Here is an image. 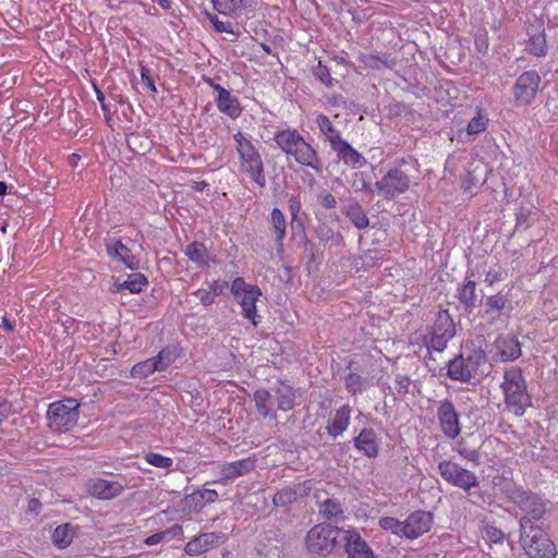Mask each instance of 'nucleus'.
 I'll return each instance as SVG.
<instances>
[{
	"instance_id": "56",
	"label": "nucleus",
	"mask_w": 558,
	"mask_h": 558,
	"mask_svg": "<svg viewBox=\"0 0 558 558\" xmlns=\"http://www.w3.org/2000/svg\"><path fill=\"white\" fill-rule=\"evenodd\" d=\"M318 202L326 209H332L337 206L336 197L328 191H323L318 195Z\"/></svg>"
},
{
	"instance_id": "32",
	"label": "nucleus",
	"mask_w": 558,
	"mask_h": 558,
	"mask_svg": "<svg viewBox=\"0 0 558 558\" xmlns=\"http://www.w3.org/2000/svg\"><path fill=\"white\" fill-rule=\"evenodd\" d=\"M270 227L276 235V243L279 247L283 246V240L287 234V220L284 214L279 208H274L270 214Z\"/></svg>"
},
{
	"instance_id": "42",
	"label": "nucleus",
	"mask_w": 558,
	"mask_h": 558,
	"mask_svg": "<svg viewBox=\"0 0 558 558\" xmlns=\"http://www.w3.org/2000/svg\"><path fill=\"white\" fill-rule=\"evenodd\" d=\"M451 338L452 333H450V331L447 330V332L444 331V333L439 335L429 332V336L428 338H426L425 341L428 350L441 352L447 347V343Z\"/></svg>"
},
{
	"instance_id": "35",
	"label": "nucleus",
	"mask_w": 558,
	"mask_h": 558,
	"mask_svg": "<svg viewBox=\"0 0 558 558\" xmlns=\"http://www.w3.org/2000/svg\"><path fill=\"white\" fill-rule=\"evenodd\" d=\"M476 282L472 279L465 278L462 287L459 290V300L468 310L475 307L476 303Z\"/></svg>"
},
{
	"instance_id": "2",
	"label": "nucleus",
	"mask_w": 558,
	"mask_h": 558,
	"mask_svg": "<svg viewBox=\"0 0 558 558\" xmlns=\"http://www.w3.org/2000/svg\"><path fill=\"white\" fill-rule=\"evenodd\" d=\"M500 389L507 411L515 416L524 415L526 409L531 407L532 400L522 368L519 366L506 368Z\"/></svg>"
},
{
	"instance_id": "19",
	"label": "nucleus",
	"mask_w": 558,
	"mask_h": 558,
	"mask_svg": "<svg viewBox=\"0 0 558 558\" xmlns=\"http://www.w3.org/2000/svg\"><path fill=\"white\" fill-rule=\"evenodd\" d=\"M354 447L365 457L375 459L379 454L380 439L373 428H363L354 438Z\"/></svg>"
},
{
	"instance_id": "41",
	"label": "nucleus",
	"mask_w": 558,
	"mask_h": 558,
	"mask_svg": "<svg viewBox=\"0 0 558 558\" xmlns=\"http://www.w3.org/2000/svg\"><path fill=\"white\" fill-rule=\"evenodd\" d=\"M447 329H448V331H450V333H452V337H453L454 336V325H453V322H452L451 317L449 316L448 312L445 311V312H440L438 314L430 333H435V335L444 333V331L447 332Z\"/></svg>"
},
{
	"instance_id": "24",
	"label": "nucleus",
	"mask_w": 558,
	"mask_h": 558,
	"mask_svg": "<svg viewBox=\"0 0 558 558\" xmlns=\"http://www.w3.org/2000/svg\"><path fill=\"white\" fill-rule=\"evenodd\" d=\"M211 86H214V88L218 92L217 108L219 111L229 116L230 118H238L242 112L239 100L222 86L218 84L214 85L213 83Z\"/></svg>"
},
{
	"instance_id": "33",
	"label": "nucleus",
	"mask_w": 558,
	"mask_h": 558,
	"mask_svg": "<svg viewBox=\"0 0 558 558\" xmlns=\"http://www.w3.org/2000/svg\"><path fill=\"white\" fill-rule=\"evenodd\" d=\"M316 123L319 128V131L325 135L326 140L329 142L331 148H333L338 143L343 141L339 131L335 129L330 119L320 113L316 117Z\"/></svg>"
},
{
	"instance_id": "4",
	"label": "nucleus",
	"mask_w": 558,
	"mask_h": 558,
	"mask_svg": "<svg viewBox=\"0 0 558 558\" xmlns=\"http://www.w3.org/2000/svg\"><path fill=\"white\" fill-rule=\"evenodd\" d=\"M521 545L529 558H556L557 549L548 533L526 517L520 521Z\"/></svg>"
},
{
	"instance_id": "14",
	"label": "nucleus",
	"mask_w": 558,
	"mask_h": 558,
	"mask_svg": "<svg viewBox=\"0 0 558 558\" xmlns=\"http://www.w3.org/2000/svg\"><path fill=\"white\" fill-rule=\"evenodd\" d=\"M432 523V513L423 510L414 511L403 521V537L417 538L430 530Z\"/></svg>"
},
{
	"instance_id": "27",
	"label": "nucleus",
	"mask_w": 558,
	"mask_h": 558,
	"mask_svg": "<svg viewBox=\"0 0 558 558\" xmlns=\"http://www.w3.org/2000/svg\"><path fill=\"white\" fill-rule=\"evenodd\" d=\"M107 252L111 257L119 258L128 268L132 270H136L140 267V260L120 240L108 243Z\"/></svg>"
},
{
	"instance_id": "23",
	"label": "nucleus",
	"mask_w": 558,
	"mask_h": 558,
	"mask_svg": "<svg viewBox=\"0 0 558 558\" xmlns=\"http://www.w3.org/2000/svg\"><path fill=\"white\" fill-rule=\"evenodd\" d=\"M357 62L364 70L383 71L385 69H392L396 65V60L386 53L371 52L359 53Z\"/></svg>"
},
{
	"instance_id": "51",
	"label": "nucleus",
	"mask_w": 558,
	"mask_h": 558,
	"mask_svg": "<svg viewBox=\"0 0 558 558\" xmlns=\"http://www.w3.org/2000/svg\"><path fill=\"white\" fill-rule=\"evenodd\" d=\"M295 496L296 492L292 488H283L275 494L272 500L276 506H284L286 504L292 502L295 499Z\"/></svg>"
},
{
	"instance_id": "15",
	"label": "nucleus",
	"mask_w": 558,
	"mask_h": 558,
	"mask_svg": "<svg viewBox=\"0 0 558 558\" xmlns=\"http://www.w3.org/2000/svg\"><path fill=\"white\" fill-rule=\"evenodd\" d=\"M344 550L348 558H377L369 545L355 529L344 530Z\"/></svg>"
},
{
	"instance_id": "39",
	"label": "nucleus",
	"mask_w": 558,
	"mask_h": 558,
	"mask_svg": "<svg viewBox=\"0 0 558 558\" xmlns=\"http://www.w3.org/2000/svg\"><path fill=\"white\" fill-rule=\"evenodd\" d=\"M148 284L147 278L141 272H134L121 282V286L131 293H140Z\"/></svg>"
},
{
	"instance_id": "57",
	"label": "nucleus",
	"mask_w": 558,
	"mask_h": 558,
	"mask_svg": "<svg viewBox=\"0 0 558 558\" xmlns=\"http://www.w3.org/2000/svg\"><path fill=\"white\" fill-rule=\"evenodd\" d=\"M193 294L196 295L199 302L206 307L215 303V296L208 289H197Z\"/></svg>"
},
{
	"instance_id": "7",
	"label": "nucleus",
	"mask_w": 558,
	"mask_h": 558,
	"mask_svg": "<svg viewBox=\"0 0 558 558\" xmlns=\"http://www.w3.org/2000/svg\"><path fill=\"white\" fill-rule=\"evenodd\" d=\"M486 362V356L483 352L469 355L465 359L459 355L449 361L447 375L453 380L469 383L473 378L484 374L481 367L485 366Z\"/></svg>"
},
{
	"instance_id": "40",
	"label": "nucleus",
	"mask_w": 558,
	"mask_h": 558,
	"mask_svg": "<svg viewBox=\"0 0 558 558\" xmlns=\"http://www.w3.org/2000/svg\"><path fill=\"white\" fill-rule=\"evenodd\" d=\"M482 536L488 544H500L505 539V533L493 523L483 522Z\"/></svg>"
},
{
	"instance_id": "28",
	"label": "nucleus",
	"mask_w": 558,
	"mask_h": 558,
	"mask_svg": "<svg viewBox=\"0 0 558 558\" xmlns=\"http://www.w3.org/2000/svg\"><path fill=\"white\" fill-rule=\"evenodd\" d=\"M343 214L351 221V223L360 230L366 229L369 225V218L359 202L355 199H350L348 202Z\"/></svg>"
},
{
	"instance_id": "3",
	"label": "nucleus",
	"mask_w": 558,
	"mask_h": 558,
	"mask_svg": "<svg viewBox=\"0 0 558 558\" xmlns=\"http://www.w3.org/2000/svg\"><path fill=\"white\" fill-rule=\"evenodd\" d=\"M233 140L239 157V171L257 185L264 186L266 184L264 162L252 140L240 131L233 135Z\"/></svg>"
},
{
	"instance_id": "52",
	"label": "nucleus",
	"mask_w": 558,
	"mask_h": 558,
	"mask_svg": "<svg viewBox=\"0 0 558 558\" xmlns=\"http://www.w3.org/2000/svg\"><path fill=\"white\" fill-rule=\"evenodd\" d=\"M485 180L477 179L473 172L469 171L465 179L462 182V189L465 193H469L471 195L474 194V190L481 186Z\"/></svg>"
},
{
	"instance_id": "50",
	"label": "nucleus",
	"mask_w": 558,
	"mask_h": 558,
	"mask_svg": "<svg viewBox=\"0 0 558 558\" xmlns=\"http://www.w3.org/2000/svg\"><path fill=\"white\" fill-rule=\"evenodd\" d=\"M206 16L217 33L234 34L233 25L231 22L220 21L218 16L211 13H207Z\"/></svg>"
},
{
	"instance_id": "38",
	"label": "nucleus",
	"mask_w": 558,
	"mask_h": 558,
	"mask_svg": "<svg viewBox=\"0 0 558 558\" xmlns=\"http://www.w3.org/2000/svg\"><path fill=\"white\" fill-rule=\"evenodd\" d=\"M155 372H160L158 366L153 361V359H147L145 361L136 363L131 369V376L133 378H147L153 375Z\"/></svg>"
},
{
	"instance_id": "55",
	"label": "nucleus",
	"mask_w": 558,
	"mask_h": 558,
	"mask_svg": "<svg viewBox=\"0 0 558 558\" xmlns=\"http://www.w3.org/2000/svg\"><path fill=\"white\" fill-rule=\"evenodd\" d=\"M140 74H141V81H142V84L147 88L149 89L151 93H157V88H156V85H155V81L154 78L151 77L150 73H149V70L144 66V65H141L140 66Z\"/></svg>"
},
{
	"instance_id": "37",
	"label": "nucleus",
	"mask_w": 558,
	"mask_h": 558,
	"mask_svg": "<svg viewBox=\"0 0 558 558\" xmlns=\"http://www.w3.org/2000/svg\"><path fill=\"white\" fill-rule=\"evenodd\" d=\"M319 513L328 520L341 518L343 514L342 505L336 499L328 498L319 505Z\"/></svg>"
},
{
	"instance_id": "11",
	"label": "nucleus",
	"mask_w": 558,
	"mask_h": 558,
	"mask_svg": "<svg viewBox=\"0 0 558 558\" xmlns=\"http://www.w3.org/2000/svg\"><path fill=\"white\" fill-rule=\"evenodd\" d=\"M541 84V76L535 70L525 71L519 75L513 87V98L517 106H527L535 99Z\"/></svg>"
},
{
	"instance_id": "12",
	"label": "nucleus",
	"mask_w": 558,
	"mask_h": 558,
	"mask_svg": "<svg viewBox=\"0 0 558 558\" xmlns=\"http://www.w3.org/2000/svg\"><path fill=\"white\" fill-rule=\"evenodd\" d=\"M437 417L440 429L447 438L454 439L460 435L461 427L459 415L450 400L445 399L439 402L437 408Z\"/></svg>"
},
{
	"instance_id": "60",
	"label": "nucleus",
	"mask_w": 558,
	"mask_h": 558,
	"mask_svg": "<svg viewBox=\"0 0 558 558\" xmlns=\"http://www.w3.org/2000/svg\"><path fill=\"white\" fill-rule=\"evenodd\" d=\"M502 279L501 271L499 269H490L486 272L485 282L488 286H493L495 282Z\"/></svg>"
},
{
	"instance_id": "48",
	"label": "nucleus",
	"mask_w": 558,
	"mask_h": 558,
	"mask_svg": "<svg viewBox=\"0 0 558 558\" xmlns=\"http://www.w3.org/2000/svg\"><path fill=\"white\" fill-rule=\"evenodd\" d=\"M217 12L223 15H232L239 8L240 0H211Z\"/></svg>"
},
{
	"instance_id": "46",
	"label": "nucleus",
	"mask_w": 558,
	"mask_h": 558,
	"mask_svg": "<svg viewBox=\"0 0 558 558\" xmlns=\"http://www.w3.org/2000/svg\"><path fill=\"white\" fill-rule=\"evenodd\" d=\"M510 306V301L507 295L501 293H497L495 295H490L486 300L487 312H500Z\"/></svg>"
},
{
	"instance_id": "29",
	"label": "nucleus",
	"mask_w": 558,
	"mask_h": 558,
	"mask_svg": "<svg viewBox=\"0 0 558 558\" xmlns=\"http://www.w3.org/2000/svg\"><path fill=\"white\" fill-rule=\"evenodd\" d=\"M277 408L281 411H290L294 408L295 390L292 386L280 381L279 386L274 389Z\"/></svg>"
},
{
	"instance_id": "30",
	"label": "nucleus",
	"mask_w": 558,
	"mask_h": 558,
	"mask_svg": "<svg viewBox=\"0 0 558 558\" xmlns=\"http://www.w3.org/2000/svg\"><path fill=\"white\" fill-rule=\"evenodd\" d=\"M184 254L189 260L196 264L198 267L209 266V252L206 245L202 242L194 241L187 244L184 250Z\"/></svg>"
},
{
	"instance_id": "61",
	"label": "nucleus",
	"mask_w": 558,
	"mask_h": 558,
	"mask_svg": "<svg viewBox=\"0 0 558 558\" xmlns=\"http://www.w3.org/2000/svg\"><path fill=\"white\" fill-rule=\"evenodd\" d=\"M475 47L480 52H486L488 49V36L485 33L482 37H476Z\"/></svg>"
},
{
	"instance_id": "53",
	"label": "nucleus",
	"mask_w": 558,
	"mask_h": 558,
	"mask_svg": "<svg viewBox=\"0 0 558 558\" xmlns=\"http://www.w3.org/2000/svg\"><path fill=\"white\" fill-rule=\"evenodd\" d=\"M96 97L100 104L101 110L104 111L106 122L111 126L112 112H111L110 105L106 102V97H105L104 93L98 88H96Z\"/></svg>"
},
{
	"instance_id": "16",
	"label": "nucleus",
	"mask_w": 558,
	"mask_h": 558,
	"mask_svg": "<svg viewBox=\"0 0 558 558\" xmlns=\"http://www.w3.org/2000/svg\"><path fill=\"white\" fill-rule=\"evenodd\" d=\"M219 498L216 489L199 488L187 494L183 499L184 510L189 513H198L206 506L215 504Z\"/></svg>"
},
{
	"instance_id": "25",
	"label": "nucleus",
	"mask_w": 558,
	"mask_h": 558,
	"mask_svg": "<svg viewBox=\"0 0 558 558\" xmlns=\"http://www.w3.org/2000/svg\"><path fill=\"white\" fill-rule=\"evenodd\" d=\"M352 408L349 404H343L336 410L333 417L326 426L328 435L338 437L342 435L349 427L351 421Z\"/></svg>"
},
{
	"instance_id": "62",
	"label": "nucleus",
	"mask_w": 558,
	"mask_h": 558,
	"mask_svg": "<svg viewBox=\"0 0 558 558\" xmlns=\"http://www.w3.org/2000/svg\"><path fill=\"white\" fill-rule=\"evenodd\" d=\"M165 541V533L161 532H158V533H155L153 535H149L145 541L144 543L148 546H153V545H157L161 542Z\"/></svg>"
},
{
	"instance_id": "63",
	"label": "nucleus",
	"mask_w": 558,
	"mask_h": 558,
	"mask_svg": "<svg viewBox=\"0 0 558 558\" xmlns=\"http://www.w3.org/2000/svg\"><path fill=\"white\" fill-rule=\"evenodd\" d=\"M289 205L292 216L295 217L301 208L300 202L298 201L296 197H291L289 201Z\"/></svg>"
},
{
	"instance_id": "58",
	"label": "nucleus",
	"mask_w": 558,
	"mask_h": 558,
	"mask_svg": "<svg viewBox=\"0 0 558 558\" xmlns=\"http://www.w3.org/2000/svg\"><path fill=\"white\" fill-rule=\"evenodd\" d=\"M228 287V282L225 280H215L208 286V290L216 298L225 292Z\"/></svg>"
},
{
	"instance_id": "8",
	"label": "nucleus",
	"mask_w": 558,
	"mask_h": 558,
	"mask_svg": "<svg viewBox=\"0 0 558 558\" xmlns=\"http://www.w3.org/2000/svg\"><path fill=\"white\" fill-rule=\"evenodd\" d=\"M411 186V178L400 167L389 169L375 182V190L386 201H393L407 193Z\"/></svg>"
},
{
	"instance_id": "59",
	"label": "nucleus",
	"mask_w": 558,
	"mask_h": 558,
	"mask_svg": "<svg viewBox=\"0 0 558 558\" xmlns=\"http://www.w3.org/2000/svg\"><path fill=\"white\" fill-rule=\"evenodd\" d=\"M162 533H165V539L181 538L183 536V527L175 524L162 531Z\"/></svg>"
},
{
	"instance_id": "45",
	"label": "nucleus",
	"mask_w": 558,
	"mask_h": 558,
	"mask_svg": "<svg viewBox=\"0 0 558 558\" xmlns=\"http://www.w3.org/2000/svg\"><path fill=\"white\" fill-rule=\"evenodd\" d=\"M488 121L489 120L487 116L478 111L477 114L472 118L466 125L468 134L475 135L484 132L488 125Z\"/></svg>"
},
{
	"instance_id": "10",
	"label": "nucleus",
	"mask_w": 558,
	"mask_h": 558,
	"mask_svg": "<svg viewBox=\"0 0 558 558\" xmlns=\"http://www.w3.org/2000/svg\"><path fill=\"white\" fill-rule=\"evenodd\" d=\"M438 471L445 482L466 493L477 488L480 485L475 473L451 460L440 461L438 463Z\"/></svg>"
},
{
	"instance_id": "6",
	"label": "nucleus",
	"mask_w": 558,
	"mask_h": 558,
	"mask_svg": "<svg viewBox=\"0 0 558 558\" xmlns=\"http://www.w3.org/2000/svg\"><path fill=\"white\" fill-rule=\"evenodd\" d=\"M344 530L327 523L314 525L305 536V546L311 555L327 557L338 545L339 534Z\"/></svg>"
},
{
	"instance_id": "34",
	"label": "nucleus",
	"mask_w": 558,
	"mask_h": 558,
	"mask_svg": "<svg viewBox=\"0 0 558 558\" xmlns=\"http://www.w3.org/2000/svg\"><path fill=\"white\" fill-rule=\"evenodd\" d=\"M74 529L65 523L54 529L52 533V543L60 549L66 548L73 541Z\"/></svg>"
},
{
	"instance_id": "64",
	"label": "nucleus",
	"mask_w": 558,
	"mask_h": 558,
	"mask_svg": "<svg viewBox=\"0 0 558 558\" xmlns=\"http://www.w3.org/2000/svg\"><path fill=\"white\" fill-rule=\"evenodd\" d=\"M529 216H530V210H527V209L520 210V213L517 214V227L524 223L529 219Z\"/></svg>"
},
{
	"instance_id": "5",
	"label": "nucleus",
	"mask_w": 558,
	"mask_h": 558,
	"mask_svg": "<svg viewBox=\"0 0 558 558\" xmlns=\"http://www.w3.org/2000/svg\"><path fill=\"white\" fill-rule=\"evenodd\" d=\"M80 416V402L74 398H65L48 405V426L56 433H65L74 428Z\"/></svg>"
},
{
	"instance_id": "9",
	"label": "nucleus",
	"mask_w": 558,
	"mask_h": 558,
	"mask_svg": "<svg viewBox=\"0 0 558 558\" xmlns=\"http://www.w3.org/2000/svg\"><path fill=\"white\" fill-rule=\"evenodd\" d=\"M231 293L240 303L243 317L257 326L256 302L262 296V290L255 284L245 282L242 277H236L231 283Z\"/></svg>"
},
{
	"instance_id": "21",
	"label": "nucleus",
	"mask_w": 558,
	"mask_h": 558,
	"mask_svg": "<svg viewBox=\"0 0 558 558\" xmlns=\"http://www.w3.org/2000/svg\"><path fill=\"white\" fill-rule=\"evenodd\" d=\"M529 38L525 43L527 53L541 58L547 54L548 46L546 40L545 28L542 24L531 25L527 28Z\"/></svg>"
},
{
	"instance_id": "31",
	"label": "nucleus",
	"mask_w": 558,
	"mask_h": 558,
	"mask_svg": "<svg viewBox=\"0 0 558 558\" xmlns=\"http://www.w3.org/2000/svg\"><path fill=\"white\" fill-rule=\"evenodd\" d=\"M182 354V348L178 344L167 345L161 349L153 361L158 366L160 372L166 371L180 355Z\"/></svg>"
},
{
	"instance_id": "44",
	"label": "nucleus",
	"mask_w": 558,
	"mask_h": 558,
	"mask_svg": "<svg viewBox=\"0 0 558 558\" xmlns=\"http://www.w3.org/2000/svg\"><path fill=\"white\" fill-rule=\"evenodd\" d=\"M351 186L355 192L365 193V194H374L375 186L367 181L366 174L364 172H354L352 175Z\"/></svg>"
},
{
	"instance_id": "47",
	"label": "nucleus",
	"mask_w": 558,
	"mask_h": 558,
	"mask_svg": "<svg viewBox=\"0 0 558 558\" xmlns=\"http://www.w3.org/2000/svg\"><path fill=\"white\" fill-rule=\"evenodd\" d=\"M378 524L383 530L403 537V521H399L392 517H383L379 519Z\"/></svg>"
},
{
	"instance_id": "54",
	"label": "nucleus",
	"mask_w": 558,
	"mask_h": 558,
	"mask_svg": "<svg viewBox=\"0 0 558 558\" xmlns=\"http://www.w3.org/2000/svg\"><path fill=\"white\" fill-rule=\"evenodd\" d=\"M396 390L399 396H405L409 392L411 379L407 375L399 374L396 377Z\"/></svg>"
},
{
	"instance_id": "36",
	"label": "nucleus",
	"mask_w": 558,
	"mask_h": 558,
	"mask_svg": "<svg viewBox=\"0 0 558 558\" xmlns=\"http://www.w3.org/2000/svg\"><path fill=\"white\" fill-rule=\"evenodd\" d=\"M254 402L257 412L262 416L267 417L272 415L271 395L269 390L265 388L257 389L254 392Z\"/></svg>"
},
{
	"instance_id": "43",
	"label": "nucleus",
	"mask_w": 558,
	"mask_h": 558,
	"mask_svg": "<svg viewBox=\"0 0 558 558\" xmlns=\"http://www.w3.org/2000/svg\"><path fill=\"white\" fill-rule=\"evenodd\" d=\"M144 460L155 466V468H158V469H163V470H171L172 469V465H173V460L172 458L170 457H166V456H162L160 453H157V452H147L145 456H144Z\"/></svg>"
},
{
	"instance_id": "49",
	"label": "nucleus",
	"mask_w": 558,
	"mask_h": 558,
	"mask_svg": "<svg viewBox=\"0 0 558 558\" xmlns=\"http://www.w3.org/2000/svg\"><path fill=\"white\" fill-rule=\"evenodd\" d=\"M313 74L317 80H319L323 84H325L327 87H331L333 83V78L330 74V70L328 66L323 64L320 61L318 64L314 68Z\"/></svg>"
},
{
	"instance_id": "13",
	"label": "nucleus",
	"mask_w": 558,
	"mask_h": 558,
	"mask_svg": "<svg viewBox=\"0 0 558 558\" xmlns=\"http://www.w3.org/2000/svg\"><path fill=\"white\" fill-rule=\"evenodd\" d=\"M227 537L223 533L207 532L195 536L184 546V553L189 556H198L226 542Z\"/></svg>"
},
{
	"instance_id": "1",
	"label": "nucleus",
	"mask_w": 558,
	"mask_h": 558,
	"mask_svg": "<svg viewBox=\"0 0 558 558\" xmlns=\"http://www.w3.org/2000/svg\"><path fill=\"white\" fill-rule=\"evenodd\" d=\"M274 141L287 156H292L296 163L311 168L318 174L323 173L324 165L317 150L305 141L298 130L278 131L275 133Z\"/></svg>"
},
{
	"instance_id": "17",
	"label": "nucleus",
	"mask_w": 558,
	"mask_h": 558,
	"mask_svg": "<svg viewBox=\"0 0 558 558\" xmlns=\"http://www.w3.org/2000/svg\"><path fill=\"white\" fill-rule=\"evenodd\" d=\"M496 355L501 362H512L518 360L521 354V343L515 336L501 335L495 340Z\"/></svg>"
},
{
	"instance_id": "26",
	"label": "nucleus",
	"mask_w": 558,
	"mask_h": 558,
	"mask_svg": "<svg viewBox=\"0 0 558 558\" xmlns=\"http://www.w3.org/2000/svg\"><path fill=\"white\" fill-rule=\"evenodd\" d=\"M332 150L337 154L338 158L344 165L351 168H361L366 163V159L355 148H353L347 141H341L336 145Z\"/></svg>"
},
{
	"instance_id": "20",
	"label": "nucleus",
	"mask_w": 558,
	"mask_h": 558,
	"mask_svg": "<svg viewBox=\"0 0 558 558\" xmlns=\"http://www.w3.org/2000/svg\"><path fill=\"white\" fill-rule=\"evenodd\" d=\"M256 460L244 458L233 462L225 463L219 466L220 478L215 483H225L229 480L243 476L255 468Z\"/></svg>"
},
{
	"instance_id": "18",
	"label": "nucleus",
	"mask_w": 558,
	"mask_h": 558,
	"mask_svg": "<svg viewBox=\"0 0 558 558\" xmlns=\"http://www.w3.org/2000/svg\"><path fill=\"white\" fill-rule=\"evenodd\" d=\"M348 374L344 376V387L351 396L362 395L372 387V379L360 374L356 362L350 360L347 363Z\"/></svg>"
},
{
	"instance_id": "22",
	"label": "nucleus",
	"mask_w": 558,
	"mask_h": 558,
	"mask_svg": "<svg viewBox=\"0 0 558 558\" xmlns=\"http://www.w3.org/2000/svg\"><path fill=\"white\" fill-rule=\"evenodd\" d=\"M88 489L94 497L110 500L122 493L123 486L117 481L96 478L89 482Z\"/></svg>"
}]
</instances>
